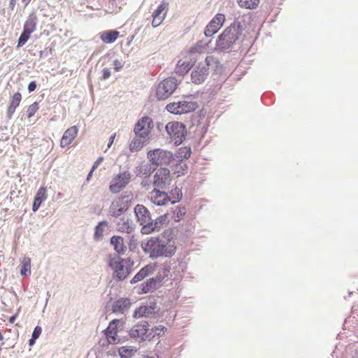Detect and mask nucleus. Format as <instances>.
I'll return each instance as SVG.
<instances>
[{"label": "nucleus", "instance_id": "obj_1", "mask_svg": "<svg viewBox=\"0 0 358 358\" xmlns=\"http://www.w3.org/2000/svg\"><path fill=\"white\" fill-rule=\"evenodd\" d=\"M142 248L151 258L159 257H171L175 254L176 245L174 241L165 236L151 237L142 244Z\"/></svg>", "mask_w": 358, "mask_h": 358}, {"label": "nucleus", "instance_id": "obj_2", "mask_svg": "<svg viewBox=\"0 0 358 358\" xmlns=\"http://www.w3.org/2000/svg\"><path fill=\"white\" fill-rule=\"evenodd\" d=\"M134 262L130 259L113 258L109 266L114 271L115 277L119 280H123L131 272Z\"/></svg>", "mask_w": 358, "mask_h": 358}, {"label": "nucleus", "instance_id": "obj_3", "mask_svg": "<svg viewBox=\"0 0 358 358\" xmlns=\"http://www.w3.org/2000/svg\"><path fill=\"white\" fill-rule=\"evenodd\" d=\"M238 29L235 26H229L219 36L217 46L220 49H228L238 40Z\"/></svg>", "mask_w": 358, "mask_h": 358}, {"label": "nucleus", "instance_id": "obj_4", "mask_svg": "<svg viewBox=\"0 0 358 358\" xmlns=\"http://www.w3.org/2000/svg\"><path fill=\"white\" fill-rule=\"evenodd\" d=\"M148 159L155 168L164 164H169L173 160V155L171 152L156 148L148 151Z\"/></svg>", "mask_w": 358, "mask_h": 358}, {"label": "nucleus", "instance_id": "obj_5", "mask_svg": "<svg viewBox=\"0 0 358 358\" xmlns=\"http://www.w3.org/2000/svg\"><path fill=\"white\" fill-rule=\"evenodd\" d=\"M134 213L141 225H143L144 233H150L154 231L152 218L149 210L143 205L138 204L134 208Z\"/></svg>", "mask_w": 358, "mask_h": 358}, {"label": "nucleus", "instance_id": "obj_6", "mask_svg": "<svg viewBox=\"0 0 358 358\" xmlns=\"http://www.w3.org/2000/svg\"><path fill=\"white\" fill-rule=\"evenodd\" d=\"M131 205L129 196H120L113 199L109 206V215L114 217H118L127 211Z\"/></svg>", "mask_w": 358, "mask_h": 358}, {"label": "nucleus", "instance_id": "obj_7", "mask_svg": "<svg viewBox=\"0 0 358 358\" xmlns=\"http://www.w3.org/2000/svg\"><path fill=\"white\" fill-rule=\"evenodd\" d=\"M166 131L171 140L176 144L180 145L185 138L186 129L185 125L179 122H170L166 125Z\"/></svg>", "mask_w": 358, "mask_h": 358}, {"label": "nucleus", "instance_id": "obj_8", "mask_svg": "<svg viewBox=\"0 0 358 358\" xmlns=\"http://www.w3.org/2000/svg\"><path fill=\"white\" fill-rule=\"evenodd\" d=\"M198 108L196 101L182 100L166 105V110L173 114H185L194 111Z\"/></svg>", "mask_w": 358, "mask_h": 358}, {"label": "nucleus", "instance_id": "obj_9", "mask_svg": "<svg viewBox=\"0 0 358 358\" xmlns=\"http://www.w3.org/2000/svg\"><path fill=\"white\" fill-rule=\"evenodd\" d=\"M178 86L177 80L169 77L161 82L156 90V95L159 99H165L171 96Z\"/></svg>", "mask_w": 358, "mask_h": 358}, {"label": "nucleus", "instance_id": "obj_10", "mask_svg": "<svg viewBox=\"0 0 358 358\" xmlns=\"http://www.w3.org/2000/svg\"><path fill=\"white\" fill-rule=\"evenodd\" d=\"M131 174L128 171H124L115 176L109 185V189L112 193L116 194L122 191L129 182Z\"/></svg>", "mask_w": 358, "mask_h": 358}, {"label": "nucleus", "instance_id": "obj_11", "mask_svg": "<svg viewBox=\"0 0 358 358\" xmlns=\"http://www.w3.org/2000/svg\"><path fill=\"white\" fill-rule=\"evenodd\" d=\"M169 11V3L162 1L161 3L152 13V27L156 28L164 21Z\"/></svg>", "mask_w": 358, "mask_h": 358}, {"label": "nucleus", "instance_id": "obj_12", "mask_svg": "<svg viewBox=\"0 0 358 358\" xmlns=\"http://www.w3.org/2000/svg\"><path fill=\"white\" fill-rule=\"evenodd\" d=\"M225 20V15L224 14H216L205 27V36L210 37L216 34L222 27Z\"/></svg>", "mask_w": 358, "mask_h": 358}, {"label": "nucleus", "instance_id": "obj_13", "mask_svg": "<svg viewBox=\"0 0 358 358\" xmlns=\"http://www.w3.org/2000/svg\"><path fill=\"white\" fill-rule=\"evenodd\" d=\"M148 323L146 321H142L134 325L129 331V335L133 338H139L141 340H150L151 333H149Z\"/></svg>", "mask_w": 358, "mask_h": 358}, {"label": "nucleus", "instance_id": "obj_14", "mask_svg": "<svg viewBox=\"0 0 358 358\" xmlns=\"http://www.w3.org/2000/svg\"><path fill=\"white\" fill-rule=\"evenodd\" d=\"M152 124V120L149 117H143L139 120L134 128L136 136L145 139L150 132Z\"/></svg>", "mask_w": 358, "mask_h": 358}, {"label": "nucleus", "instance_id": "obj_15", "mask_svg": "<svg viewBox=\"0 0 358 358\" xmlns=\"http://www.w3.org/2000/svg\"><path fill=\"white\" fill-rule=\"evenodd\" d=\"M120 322V320H113L104 331V334L109 344H115L120 341L117 336V325Z\"/></svg>", "mask_w": 358, "mask_h": 358}, {"label": "nucleus", "instance_id": "obj_16", "mask_svg": "<svg viewBox=\"0 0 358 358\" xmlns=\"http://www.w3.org/2000/svg\"><path fill=\"white\" fill-rule=\"evenodd\" d=\"M171 182L170 171L166 168L159 169L154 176V185L160 188H163Z\"/></svg>", "mask_w": 358, "mask_h": 358}, {"label": "nucleus", "instance_id": "obj_17", "mask_svg": "<svg viewBox=\"0 0 358 358\" xmlns=\"http://www.w3.org/2000/svg\"><path fill=\"white\" fill-rule=\"evenodd\" d=\"M78 128L77 126H72L67 129L61 140H60V146L62 148H69L71 143L73 142V141L76 139V138L78 136Z\"/></svg>", "mask_w": 358, "mask_h": 358}, {"label": "nucleus", "instance_id": "obj_18", "mask_svg": "<svg viewBox=\"0 0 358 358\" xmlns=\"http://www.w3.org/2000/svg\"><path fill=\"white\" fill-rule=\"evenodd\" d=\"M208 74V65L203 64L199 65L191 74L192 80L195 84H200L203 83Z\"/></svg>", "mask_w": 358, "mask_h": 358}, {"label": "nucleus", "instance_id": "obj_19", "mask_svg": "<svg viewBox=\"0 0 358 358\" xmlns=\"http://www.w3.org/2000/svg\"><path fill=\"white\" fill-rule=\"evenodd\" d=\"M150 200L157 206H164L170 201L171 199L166 193L154 189L150 193Z\"/></svg>", "mask_w": 358, "mask_h": 358}, {"label": "nucleus", "instance_id": "obj_20", "mask_svg": "<svg viewBox=\"0 0 358 358\" xmlns=\"http://www.w3.org/2000/svg\"><path fill=\"white\" fill-rule=\"evenodd\" d=\"M157 266V264H149L142 268L131 279V283L134 284L143 280L148 275L153 273Z\"/></svg>", "mask_w": 358, "mask_h": 358}, {"label": "nucleus", "instance_id": "obj_21", "mask_svg": "<svg viewBox=\"0 0 358 358\" xmlns=\"http://www.w3.org/2000/svg\"><path fill=\"white\" fill-rule=\"evenodd\" d=\"M22 100V95L20 92H16L11 97L9 105L7 108V117L10 119L13 117L16 108L19 106Z\"/></svg>", "mask_w": 358, "mask_h": 358}, {"label": "nucleus", "instance_id": "obj_22", "mask_svg": "<svg viewBox=\"0 0 358 358\" xmlns=\"http://www.w3.org/2000/svg\"><path fill=\"white\" fill-rule=\"evenodd\" d=\"M155 167L152 164L141 163L136 167V173L137 176L147 178L155 170Z\"/></svg>", "mask_w": 358, "mask_h": 358}, {"label": "nucleus", "instance_id": "obj_23", "mask_svg": "<svg viewBox=\"0 0 358 358\" xmlns=\"http://www.w3.org/2000/svg\"><path fill=\"white\" fill-rule=\"evenodd\" d=\"M47 199V189L45 187H41L38 189L36 196L34 200L33 206H32V210L33 211H36L41 203Z\"/></svg>", "mask_w": 358, "mask_h": 358}, {"label": "nucleus", "instance_id": "obj_24", "mask_svg": "<svg viewBox=\"0 0 358 358\" xmlns=\"http://www.w3.org/2000/svg\"><path fill=\"white\" fill-rule=\"evenodd\" d=\"M119 31L116 30H108L100 34V38L105 43L115 42L119 36Z\"/></svg>", "mask_w": 358, "mask_h": 358}, {"label": "nucleus", "instance_id": "obj_25", "mask_svg": "<svg viewBox=\"0 0 358 358\" xmlns=\"http://www.w3.org/2000/svg\"><path fill=\"white\" fill-rule=\"evenodd\" d=\"M110 243L113 245L115 250L119 254L124 253L127 249L122 237L120 236H113L110 238Z\"/></svg>", "mask_w": 358, "mask_h": 358}, {"label": "nucleus", "instance_id": "obj_26", "mask_svg": "<svg viewBox=\"0 0 358 358\" xmlns=\"http://www.w3.org/2000/svg\"><path fill=\"white\" fill-rule=\"evenodd\" d=\"M37 17L34 15H30L24 22L23 31L27 33H33L36 29Z\"/></svg>", "mask_w": 358, "mask_h": 358}, {"label": "nucleus", "instance_id": "obj_27", "mask_svg": "<svg viewBox=\"0 0 358 358\" xmlns=\"http://www.w3.org/2000/svg\"><path fill=\"white\" fill-rule=\"evenodd\" d=\"M192 66L193 63L191 62L180 60L176 66L175 72L179 75H185L190 70Z\"/></svg>", "mask_w": 358, "mask_h": 358}, {"label": "nucleus", "instance_id": "obj_28", "mask_svg": "<svg viewBox=\"0 0 358 358\" xmlns=\"http://www.w3.org/2000/svg\"><path fill=\"white\" fill-rule=\"evenodd\" d=\"M145 141V139L136 136L129 144L130 151L132 152L139 151L143 148Z\"/></svg>", "mask_w": 358, "mask_h": 358}, {"label": "nucleus", "instance_id": "obj_29", "mask_svg": "<svg viewBox=\"0 0 358 358\" xmlns=\"http://www.w3.org/2000/svg\"><path fill=\"white\" fill-rule=\"evenodd\" d=\"M117 230L122 233L130 234L133 231L134 228L131 225L129 221L122 220L117 223Z\"/></svg>", "mask_w": 358, "mask_h": 358}, {"label": "nucleus", "instance_id": "obj_30", "mask_svg": "<svg viewBox=\"0 0 358 358\" xmlns=\"http://www.w3.org/2000/svg\"><path fill=\"white\" fill-rule=\"evenodd\" d=\"M238 6L246 9H254L257 7L259 0H237Z\"/></svg>", "mask_w": 358, "mask_h": 358}, {"label": "nucleus", "instance_id": "obj_31", "mask_svg": "<svg viewBox=\"0 0 358 358\" xmlns=\"http://www.w3.org/2000/svg\"><path fill=\"white\" fill-rule=\"evenodd\" d=\"M130 305V301L127 299H121L117 300L113 306L114 311L123 312L127 309Z\"/></svg>", "mask_w": 358, "mask_h": 358}, {"label": "nucleus", "instance_id": "obj_32", "mask_svg": "<svg viewBox=\"0 0 358 358\" xmlns=\"http://www.w3.org/2000/svg\"><path fill=\"white\" fill-rule=\"evenodd\" d=\"M136 352L134 349L129 346L121 347L119 350V355L122 358H130Z\"/></svg>", "mask_w": 358, "mask_h": 358}, {"label": "nucleus", "instance_id": "obj_33", "mask_svg": "<svg viewBox=\"0 0 358 358\" xmlns=\"http://www.w3.org/2000/svg\"><path fill=\"white\" fill-rule=\"evenodd\" d=\"M166 329L165 327L162 325H159L157 327H155V328H152L151 329V338H154L155 337L159 338L161 336L164 335L165 334Z\"/></svg>", "mask_w": 358, "mask_h": 358}, {"label": "nucleus", "instance_id": "obj_34", "mask_svg": "<svg viewBox=\"0 0 358 358\" xmlns=\"http://www.w3.org/2000/svg\"><path fill=\"white\" fill-rule=\"evenodd\" d=\"M21 274L27 275L31 273V261L29 258H24L22 262Z\"/></svg>", "mask_w": 358, "mask_h": 358}, {"label": "nucleus", "instance_id": "obj_35", "mask_svg": "<svg viewBox=\"0 0 358 358\" xmlns=\"http://www.w3.org/2000/svg\"><path fill=\"white\" fill-rule=\"evenodd\" d=\"M107 226V222L106 221H103L99 223L95 229L94 236L96 238L99 239L103 236L104 228Z\"/></svg>", "mask_w": 358, "mask_h": 358}, {"label": "nucleus", "instance_id": "obj_36", "mask_svg": "<svg viewBox=\"0 0 358 358\" xmlns=\"http://www.w3.org/2000/svg\"><path fill=\"white\" fill-rule=\"evenodd\" d=\"M39 108L38 103L37 102H34L32 104H31L27 110V117L31 118L33 117L35 113L38 111Z\"/></svg>", "mask_w": 358, "mask_h": 358}, {"label": "nucleus", "instance_id": "obj_37", "mask_svg": "<svg viewBox=\"0 0 358 358\" xmlns=\"http://www.w3.org/2000/svg\"><path fill=\"white\" fill-rule=\"evenodd\" d=\"M30 33H27V31H23L18 39L17 47L24 45L30 38Z\"/></svg>", "mask_w": 358, "mask_h": 358}, {"label": "nucleus", "instance_id": "obj_38", "mask_svg": "<svg viewBox=\"0 0 358 358\" xmlns=\"http://www.w3.org/2000/svg\"><path fill=\"white\" fill-rule=\"evenodd\" d=\"M178 154L180 158L187 159L190 157L191 150L187 147L180 148L178 150Z\"/></svg>", "mask_w": 358, "mask_h": 358}, {"label": "nucleus", "instance_id": "obj_39", "mask_svg": "<svg viewBox=\"0 0 358 358\" xmlns=\"http://www.w3.org/2000/svg\"><path fill=\"white\" fill-rule=\"evenodd\" d=\"M172 194H176V196L173 198L174 199L171 201L173 203L178 201L182 198V192L178 188H176Z\"/></svg>", "mask_w": 358, "mask_h": 358}, {"label": "nucleus", "instance_id": "obj_40", "mask_svg": "<svg viewBox=\"0 0 358 358\" xmlns=\"http://www.w3.org/2000/svg\"><path fill=\"white\" fill-rule=\"evenodd\" d=\"M41 333H42V328L39 326H37L35 327L31 337L34 338V339H37L40 336Z\"/></svg>", "mask_w": 358, "mask_h": 358}, {"label": "nucleus", "instance_id": "obj_41", "mask_svg": "<svg viewBox=\"0 0 358 358\" xmlns=\"http://www.w3.org/2000/svg\"><path fill=\"white\" fill-rule=\"evenodd\" d=\"M111 73H110V71L109 69H103V71H102V78L103 80H106L108 79L110 76Z\"/></svg>", "mask_w": 358, "mask_h": 358}, {"label": "nucleus", "instance_id": "obj_42", "mask_svg": "<svg viewBox=\"0 0 358 358\" xmlns=\"http://www.w3.org/2000/svg\"><path fill=\"white\" fill-rule=\"evenodd\" d=\"M113 66L116 71H120L122 68V64L121 61L115 59L113 61Z\"/></svg>", "mask_w": 358, "mask_h": 358}, {"label": "nucleus", "instance_id": "obj_43", "mask_svg": "<svg viewBox=\"0 0 358 358\" xmlns=\"http://www.w3.org/2000/svg\"><path fill=\"white\" fill-rule=\"evenodd\" d=\"M152 284H155V281L153 279H151V280H150L149 282H147L145 286H144L143 287V291L144 292H148L149 291L150 288L152 287Z\"/></svg>", "mask_w": 358, "mask_h": 358}, {"label": "nucleus", "instance_id": "obj_44", "mask_svg": "<svg viewBox=\"0 0 358 358\" xmlns=\"http://www.w3.org/2000/svg\"><path fill=\"white\" fill-rule=\"evenodd\" d=\"M103 158L102 157H99L92 166V171H95L100 164L103 162Z\"/></svg>", "mask_w": 358, "mask_h": 358}, {"label": "nucleus", "instance_id": "obj_45", "mask_svg": "<svg viewBox=\"0 0 358 358\" xmlns=\"http://www.w3.org/2000/svg\"><path fill=\"white\" fill-rule=\"evenodd\" d=\"M201 47L198 45L191 48L189 50L190 53L201 52Z\"/></svg>", "mask_w": 358, "mask_h": 358}, {"label": "nucleus", "instance_id": "obj_46", "mask_svg": "<svg viewBox=\"0 0 358 358\" xmlns=\"http://www.w3.org/2000/svg\"><path fill=\"white\" fill-rule=\"evenodd\" d=\"M36 88V83L35 81L31 82L28 85V90L29 92H34Z\"/></svg>", "mask_w": 358, "mask_h": 358}, {"label": "nucleus", "instance_id": "obj_47", "mask_svg": "<svg viewBox=\"0 0 358 358\" xmlns=\"http://www.w3.org/2000/svg\"><path fill=\"white\" fill-rule=\"evenodd\" d=\"M115 137V134H113V136H110V138L109 139L108 144V148H110L111 146V145L113 143Z\"/></svg>", "mask_w": 358, "mask_h": 358}, {"label": "nucleus", "instance_id": "obj_48", "mask_svg": "<svg viewBox=\"0 0 358 358\" xmlns=\"http://www.w3.org/2000/svg\"><path fill=\"white\" fill-rule=\"evenodd\" d=\"M16 317H17V315H14L11 316L9 318V322L11 324H13L15 321Z\"/></svg>", "mask_w": 358, "mask_h": 358}, {"label": "nucleus", "instance_id": "obj_49", "mask_svg": "<svg viewBox=\"0 0 358 358\" xmlns=\"http://www.w3.org/2000/svg\"><path fill=\"white\" fill-rule=\"evenodd\" d=\"M178 214H185V208H178Z\"/></svg>", "mask_w": 358, "mask_h": 358}, {"label": "nucleus", "instance_id": "obj_50", "mask_svg": "<svg viewBox=\"0 0 358 358\" xmlns=\"http://www.w3.org/2000/svg\"><path fill=\"white\" fill-rule=\"evenodd\" d=\"M94 171H92V169H91V170H90V173H88V175H87V181H89V180L91 179V178H92V174H93V172H94Z\"/></svg>", "mask_w": 358, "mask_h": 358}, {"label": "nucleus", "instance_id": "obj_51", "mask_svg": "<svg viewBox=\"0 0 358 358\" xmlns=\"http://www.w3.org/2000/svg\"><path fill=\"white\" fill-rule=\"evenodd\" d=\"M36 339H34V338L31 337V338L29 341V345H33L35 343Z\"/></svg>", "mask_w": 358, "mask_h": 358}, {"label": "nucleus", "instance_id": "obj_52", "mask_svg": "<svg viewBox=\"0 0 358 358\" xmlns=\"http://www.w3.org/2000/svg\"><path fill=\"white\" fill-rule=\"evenodd\" d=\"M23 3H25V5H27L30 1L31 0H22Z\"/></svg>", "mask_w": 358, "mask_h": 358}, {"label": "nucleus", "instance_id": "obj_53", "mask_svg": "<svg viewBox=\"0 0 358 358\" xmlns=\"http://www.w3.org/2000/svg\"><path fill=\"white\" fill-rule=\"evenodd\" d=\"M3 336L1 334V332L0 331V341H3Z\"/></svg>", "mask_w": 358, "mask_h": 358}, {"label": "nucleus", "instance_id": "obj_54", "mask_svg": "<svg viewBox=\"0 0 358 358\" xmlns=\"http://www.w3.org/2000/svg\"><path fill=\"white\" fill-rule=\"evenodd\" d=\"M10 4H11V5H14V0H11V1H10Z\"/></svg>", "mask_w": 358, "mask_h": 358}, {"label": "nucleus", "instance_id": "obj_55", "mask_svg": "<svg viewBox=\"0 0 358 358\" xmlns=\"http://www.w3.org/2000/svg\"><path fill=\"white\" fill-rule=\"evenodd\" d=\"M185 169H182L183 171H186V169H187V166L186 165H185Z\"/></svg>", "mask_w": 358, "mask_h": 358}, {"label": "nucleus", "instance_id": "obj_56", "mask_svg": "<svg viewBox=\"0 0 358 358\" xmlns=\"http://www.w3.org/2000/svg\"><path fill=\"white\" fill-rule=\"evenodd\" d=\"M136 315H137V311L136 310L134 313V315L136 316Z\"/></svg>", "mask_w": 358, "mask_h": 358}, {"label": "nucleus", "instance_id": "obj_57", "mask_svg": "<svg viewBox=\"0 0 358 358\" xmlns=\"http://www.w3.org/2000/svg\"><path fill=\"white\" fill-rule=\"evenodd\" d=\"M147 358H151V357H147Z\"/></svg>", "mask_w": 358, "mask_h": 358}]
</instances>
